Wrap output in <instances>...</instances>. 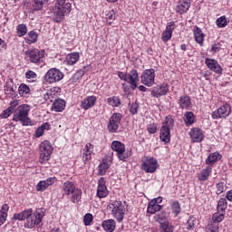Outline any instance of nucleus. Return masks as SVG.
<instances>
[{"label": "nucleus", "mask_w": 232, "mask_h": 232, "mask_svg": "<svg viewBox=\"0 0 232 232\" xmlns=\"http://www.w3.org/2000/svg\"><path fill=\"white\" fill-rule=\"evenodd\" d=\"M43 217H44V209L38 208L34 212L32 208H29L20 213L14 214L13 220H26L24 227L32 229L43 222Z\"/></svg>", "instance_id": "nucleus-1"}, {"label": "nucleus", "mask_w": 232, "mask_h": 232, "mask_svg": "<svg viewBox=\"0 0 232 232\" xmlns=\"http://www.w3.org/2000/svg\"><path fill=\"white\" fill-rule=\"evenodd\" d=\"M28 113H30V105H20L16 110H14L13 121L14 122H21L22 126H30V124H32V121L28 117Z\"/></svg>", "instance_id": "nucleus-2"}, {"label": "nucleus", "mask_w": 232, "mask_h": 232, "mask_svg": "<svg viewBox=\"0 0 232 232\" xmlns=\"http://www.w3.org/2000/svg\"><path fill=\"white\" fill-rule=\"evenodd\" d=\"M173 126H175L173 118H171V116L166 117L160 132V139L162 142H165V144H169V141L171 140L170 131L173 130Z\"/></svg>", "instance_id": "nucleus-3"}, {"label": "nucleus", "mask_w": 232, "mask_h": 232, "mask_svg": "<svg viewBox=\"0 0 232 232\" xmlns=\"http://www.w3.org/2000/svg\"><path fill=\"white\" fill-rule=\"evenodd\" d=\"M72 12V4L67 2L61 5H55L53 8V19L55 23H63L64 17Z\"/></svg>", "instance_id": "nucleus-4"}, {"label": "nucleus", "mask_w": 232, "mask_h": 232, "mask_svg": "<svg viewBox=\"0 0 232 232\" xmlns=\"http://www.w3.org/2000/svg\"><path fill=\"white\" fill-rule=\"evenodd\" d=\"M53 147L50 144V141L44 140L40 144V162L41 164H46L50 160Z\"/></svg>", "instance_id": "nucleus-5"}, {"label": "nucleus", "mask_w": 232, "mask_h": 232, "mask_svg": "<svg viewBox=\"0 0 232 232\" xmlns=\"http://www.w3.org/2000/svg\"><path fill=\"white\" fill-rule=\"evenodd\" d=\"M158 168H159V162L157 161V159L150 156H145L142 158L141 169L146 173H155Z\"/></svg>", "instance_id": "nucleus-6"}, {"label": "nucleus", "mask_w": 232, "mask_h": 232, "mask_svg": "<svg viewBox=\"0 0 232 232\" xmlns=\"http://www.w3.org/2000/svg\"><path fill=\"white\" fill-rule=\"evenodd\" d=\"M111 150L116 151L117 157L120 160H126V159L131 157V151L126 152V145L121 141H112Z\"/></svg>", "instance_id": "nucleus-7"}, {"label": "nucleus", "mask_w": 232, "mask_h": 232, "mask_svg": "<svg viewBox=\"0 0 232 232\" xmlns=\"http://www.w3.org/2000/svg\"><path fill=\"white\" fill-rule=\"evenodd\" d=\"M109 208L111 209L112 215L118 222L124 220V209H126V208H124L121 201H114L109 205Z\"/></svg>", "instance_id": "nucleus-8"}, {"label": "nucleus", "mask_w": 232, "mask_h": 232, "mask_svg": "<svg viewBox=\"0 0 232 232\" xmlns=\"http://www.w3.org/2000/svg\"><path fill=\"white\" fill-rule=\"evenodd\" d=\"M64 78V73L57 68H51L45 74L44 79L49 84H53V82H59Z\"/></svg>", "instance_id": "nucleus-9"}, {"label": "nucleus", "mask_w": 232, "mask_h": 232, "mask_svg": "<svg viewBox=\"0 0 232 232\" xmlns=\"http://www.w3.org/2000/svg\"><path fill=\"white\" fill-rule=\"evenodd\" d=\"M25 55L30 63L34 64H39L43 63V59H44V51L33 49L25 52Z\"/></svg>", "instance_id": "nucleus-10"}, {"label": "nucleus", "mask_w": 232, "mask_h": 232, "mask_svg": "<svg viewBox=\"0 0 232 232\" xmlns=\"http://www.w3.org/2000/svg\"><path fill=\"white\" fill-rule=\"evenodd\" d=\"M141 84L148 86V88L155 84V69H146L141 74Z\"/></svg>", "instance_id": "nucleus-11"}, {"label": "nucleus", "mask_w": 232, "mask_h": 232, "mask_svg": "<svg viewBox=\"0 0 232 232\" xmlns=\"http://www.w3.org/2000/svg\"><path fill=\"white\" fill-rule=\"evenodd\" d=\"M231 114V106L227 103L219 107L216 111L212 112L213 119H226Z\"/></svg>", "instance_id": "nucleus-12"}, {"label": "nucleus", "mask_w": 232, "mask_h": 232, "mask_svg": "<svg viewBox=\"0 0 232 232\" xmlns=\"http://www.w3.org/2000/svg\"><path fill=\"white\" fill-rule=\"evenodd\" d=\"M121 119H122V115L121 113H113L111 115L108 123V130L111 133H115L117 130H119Z\"/></svg>", "instance_id": "nucleus-13"}, {"label": "nucleus", "mask_w": 232, "mask_h": 232, "mask_svg": "<svg viewBox=\"0 0 232 232\" xmlns=\"http://www.w3.org/2000/svg\"><path fill=\"white\" fill-rule=\"evenodd\" d=\"M168 92H169V87L168 86V83H162L152 88L151 95L152 97L159 99V97L166 95Z\"/></svg>", "instance_id": "nucleus-14"}, {"label": "nucleus", "mask_w": 232, "mask_h": 232, "mask_svg": "<svg viewBox=\"0 0 232 232\" xmlns=\"http://www.w3.org/2000/svg\"><path fill=\"white\" fill-rule=\"evenodd\" d=\"M126 82L130 85L131 90L137 89V83L139 82V72L137 70H132L127 73Z\"/></svg>", "instance_id": "nucleus-15"}, {"label": "nucleus", "mask_w": 232, "mask_h": 232, "mask_svg": "<svg viewBox=\"0 0 232 232\" xmlns=\"http://www.w3.org/2000/svg\"><path fill=\"white\" fill-rule=\"evenodd\" d=\"M108 193L106 181L104 180V178H101L98 181L97 197H99V198H105V197H108Z\"/></svg>", "instance_id": "nucleus-16"}, {"label": "nucleus", "mask_w": 232, "mask_h": 232, "mask_svg": "<svg viewBox=\"0 0 232 232\" xmlns=\"http://www.w3.org/2000/svg\"><path fill=\"white\" fill-rule=\"evenodd\" d=\"M173 30H175V22H170L167 24L166 30L161 34V39L163 43H168L173 35Z\"/></svg>", "instance_id": "nucleus-17"}, {"label": "nucleus", "mask_w": 232, "mask_h": 232, "mask_svg": "<svg viewBox=\"0 0 232 232\" xmlns=\"http://www.w3.org/2000/svg\"><path fill=\"white\" fill-rule=\"evenodd\" d=\"M189 136L193 142H202L204 140V132H202V130L198 128L191 129Z\"/></svg>", "instance_id": "nucleus-18"}, {"label": "nucleus", "mask_w": 232, "mask_h": 232, "mask_svg": "<svg viewBox=\"0 0 232 232\" xmlns=\"http://www.w3.org/2000/svg\"><path fill=\"white\" fill-rule=\"evenodd\" d=\"M189 6H191V0H179L176 7V12L180 14H186L189 10Z\"/></svg>", "instance_id": "nucleus-19"}, {"label": "nucleus", "mask_w": 232, "mask_h": 232, "mask_svg": "<svg viewBox=\"0 0 232 232\" xmlns=\"http://www.w3.org/2000/svg\"><path fill=\"white\" fill-rule=\"evenodd\" d=\"M95 102H97V97L88 96L81 102V108L82 110H90L95 106Z\"/></svg>", "instance_id": "nucleus-20"}, {"label": "nucleus", "mask_w": 232, "mask_h": 232, "mask_svg": "<svg viewBox=\"0 0 232 232\" xmlns=\"http://www.w3.org/2000/svg\"><path fill=\"white\" fill-rule=\"evenodd\" d=\"M206 64L211 72H215V73H222V67L218 64V62L213 59H207Z\"/></svg>", "instance_id": "nucleus-21"}, {"label": "nucleus", "mask_w": 232, "mask_h": 232, "mask_svg": "<svg viewBox=\"0 0 232 232\" xmlns=\"http://www.w3.org/2000/svg\"><path fill=\"white\" fill-rule=\"evenodd\" d=\"M93 153V145L92 143H87L82 150V160L84 164L92 159V154Z\"/></svg>", "instance_id": "nucleus-22"}, {"label": "nucleus", "mask_w": 232, "mask_h": 232, "mask_svg": "<svg viewBox=\"0 0 232 232\" xmlns=\"http://www.w3.org/2000/svg\"><path fill=\"white\" fill-rule=\"evenodd\" d=\"M65 108H66V102L61 98H58L53 102L52 110L53 111L61 112V111H64Z\"/></svg>", "instance_id": "nucleus-23"}, {"label": "nucleus", "mask_w": 232, "mask_h": 232, "mask_svg": "<svg viewBox=\"0 0 232 232\" xmlns=\"http://www.w3.org/2000/svg\"><path fill=\"white\" fill-rule=\"evenodd\" d=\"M178 104L181 110H188V107L191 106V98L188 95H182L179 97Z\"/></svg>", "instance_id": "nucleus-24"}, {"label": "nucleus", "mask_w": 232, "mask_h": 232, "mask_svg": "<svg viewBox=\"0 0 232 232\" xmlns=\"http://www.w3.org/2000/svg\"><path fill=\"white\" fill-rule=\"evenodd\" d=\"M53 182V178H49L46 180L39 181V183L36 185V189L38 191H44L48 187L52 186Z\"/></svg>", "instance_id": "nucleus-25"}, {"label": "nucleus", "mask_w": 232, "mask_h": 232, "mask_svg": "<svg viewBox=\"0 0 232 232\" xmlns=\"http://www.w3.org/2000/svg\"><path fill=\"white\" fill-rule=\"evenodd\" d=\"M17 90V86L14 84V82H7L4 87V91L7 97H14V93Z\"/></svg>", "instance_id": "nucleus-26"}, {"label": "nucleus", "mask_w": 232, "mask_h": 232, "mask_svg": "<svg viewBox=\"0 0 232 232\" xmlns=\"http://www.w3.org/2000/svg\"><path fill=\"white\" fill-rule=\"evenodd\" d=\"M156 201H152V199L149 202L147 213L150 215H155L156 211H160L162 209V206L155 203Z\"/></svg>", "instance_id": "nucleus-27"}, {"label": "nucleus", "mask_w": 232, "mask_h": 232, "mask_svg": "<svg viewBox=\"0 0 232 232\" xmlns=\"http://www.w3.org/2000/svg\"><path fill=\"white\" fill-rule=\"evenodd\" d=\"M103 229L108 232L115 231V220L108 219L102 222V224Z\"/></svg>", "instance_id": "nucleus-28"}, {"label": "nucleus", "mask_w": 232, "mask_h": 232, "mask_svg": "<svg viewBox=\"0 0 232 232\" xmlns=\"http://www.w3.org/2000/svg\"><path fill=\"white\" fill-rule=\"evenodd\" d=\"M220 159H222V155H220V153L213 152L207 158L206 164H215V162H218Z\"/></svg>", "instance_id": "nucleus-29"}, {"label": "nucleus", "mask_w": 232, "mask_h": 232, "mask_svg": "<svg viewBox=\"0 0 232 232\" xmlns=\"http://www.w3.org/2000/svg\"><path fill=\"white\" fill-rule=\"evenodd\" d=\"M105 19L107 20L108 24L111 25L113 21H115V19H117V11L115 9L106 11Z\"/></svg>", "instance_id": "nucleus-30"}, {"label": "nucleus", "mask_w": 232, "mask_h": 232, "mask_svg": "<svg viewBox=\"0 0 232 232\" xmlns=\"http://www.w3.org/2000/svg\"><path fill=\"white\" fill-rule=\"evenodd\" d=\"M49 0H34L33 10L34 12H39V10H43V6H46L48 5Z\"/></svg>", "instance_id": "nucleus-31"}, {"label": "nucleus", "mask_w": 232, "mask_h": 232, "mask_svg": "<svg viewBox=\"0 0 232 232\" xmlns=\"http://www.w3.org/2000/svg\"><path fill=\"white\" fill-rule=\"evenodd\" d=\"M194 38L196 43L198 44H202L204 43V33H202V30L198 27H196L194 29Z\"/></svg>", "instance_id": "nucleus-32"}, {"label": "nucleus", "mask_w": 232, "mask_h": 232, "mask_svg": "<svg viewBox=\"0 0 232 232\" xmlns=\"http://www.w3.org/2000/svg\"><path fill=\"white\" fill-rule=\"evenodd\" d=\"M77 61H79V53H72L66 57V63L69 66H73Z\"/></svg>", "instance_id": "nucleus-33"}, {"label": "nucleus", "mask_w": 232, "mask_h": 232, "mask_svg": "<svg viewBox=\"0 0 232 232\" xmlns=\"http://www.w3.org/2000/svg\"><path fill=\"white\" fill-rule=\"evenodd\" d=\"M76 188H75V185H73V183H72L71 181H66L63 184L64 195H72Z\"/></svg>", "instance_id": "nucleus-34"}, {"label": "nucleus", "mask_w": 232, "mask_h": 232, "mask_svg": "<svg viewBox=\"0 0 232 232\" xmlns=\"http://www.w3.org/2000/svg\"><path fill=\"white\" fill-rule=\"evenodd\" d=\"M71 195V200L73 202V204H79L81 202V197L82 196V190L80 188H76Z\"/></svg>", "instance_id": "nucleus-35"}, {"label": "nucleus", "mask_w": 232, "mask_h": 232, "mask_svg": "<svg viewBox=\"0 0 232 232\" xmlns=\"http://www.w3.org/2000/svg\"><path fill=\"white\" fill-rule=\"evenodd\" d=\"M184 122L187 126H191L195 122V114L191 111H187L184 114Z\"/></svg>", "instance_id": "nucleus-36"}, {"label": "nucleus", "mask_w": 232, "mask_h": 232, "mask_svg": "<svg viewBox=\"0 0 232 232\" xmlns=\"http://www.w3.org/2000/svg\"><path fill=\"white\" fill-rule=\"evenodd\" d=\"M44 130H50V123L45 122L42 124L40 127H38L35 130V137H43V134L44 133Z\"/></svg>", "instance_id": "nucleus-37"}, {"label": "nucleus", "mask_w": 232, "mask_h": 232, "mask_svg": "<svg viewBox=\"0 0 232 232\" xmlns=\"http://www.w3.org/2000/svg\"><path fill=\"white\" fill-rule=\"evenodd\" d=\"M225 214L226 212H220V211L214 213L212 216L213 224H218L222 222L224 220Z\"/></svg>", "instance_id": "nucleus-38"}, {"label": "nucleus", "mask_w": 232, "mask_h": 232, "mask_svg": "<svg viewBox=\"0 0 232 232\" xmlns=\"http://www.w3.org/2000/svg\"><path fill=\"white\" fill-rule=\"evenodd\" d=\"M18 93L21 97H26L30 93V87L26 83H21L18 87Z\"/></svg>", "instance_id": "nucleus-39"}, {"label": "nucleus", "mask_w": 232, "mask_h": 232, "mask_svg": "<svg viewBox=\"0 0 232 232\" xmlns=\"http://www.w3.org/2000/svg\"><path fill=\"white\" fill-rule=\"evenodd\" d=\"M108 169H110V163H108V160H102V163L99 165V174L104 175Z\"/></svg>", "instance_id": "nucleus-40"}, {"label": "nucleus", "mask_w": 232, "mask_h": 232, "mask_svg": "<svg viewBox=\"0 0 232 232\" xmlns=\"http://www.w3.org/2000/svg\"><path fill=\"white\" fill-rule=\"evenodd\" d=\"M226 209H227V200L226 198H220L218 202V211L221 213H226Z\"/></svg>", "instance_id": "nucleus-41"}, {"label": "nucleus", "mask_w": 232, "mask_h": 232, "mask_svg": "<svg viewBox=\"0 0 232 232\" xmlns=\"http://www.w3.org/2000/svg\"><path fill=\"white\" fill-rule=\"evenodd\" d=\"M107 102L108 104H110V106H112L114 108H119V106H121V98L117 96H113V97L108 98Z\"/></svg>", "instance_id": "nucleus-42"}, {"label": "nucleus", "mask_w": 232, "mask_h": 232, "mask_svg": "<svg viewBox=\"0 0 232 232\" xmlns=\"http://www.w3.org/2000/svg\"><path fill=\"white\" fill-rule=\"evenodd\" d=\"M16 30H17L18 37H24L25 34H28V28L24 24H18L16 27Z\"/></svg>", "instance_id": "nucleus-43"}, {"label": "nucleus", "mask_w": 232, "mask_h": 232, "mask_svg": "<svg viewBox=\"0 0 232 232\" xmlns=\"http://www.w3.org/2000/svg\"><path fill=\"white\" fill-rule=\"evenodd\" d=\"M211 169V167H207L206 169H204L200 173L199 180H208V179H209Z\"/></svg>", "instance_id": "nucleus-44"}, {"label": "nucleus", "mask_w": 232, "mask_h": 232, "mask_svg": "<svg viewBox=\"0 0 232 232\" xmlns=\"http://www.w3.org/2000/svg\"><path fill=\"white\" fill-rule=\"evenodd\" d=\"M172 213L177 217L180 213V203L179 201H173L170 205Z\"/></svg>", "instance_id": "nucleus-45"}, {"label": "nucleus", "mask_w": 232, "mask_h": 232, "mask_svg": "<svg viewBox=\"0 0 232 232\" xmlns=\"http://www.w3.org/2000/svg\"><path fill=\"white\" fill-rule=\"evenodd\" d=\"M27 43L28 44L37 43V33L34 31H30L28 34Z\"/></svg>", "instance_id": "nucleus-46"}, {"label": "nucleus", "mask_w": 232, "mask_h": 232, "mask_svg": "<svg viewBox=\"0 0 232 232\" xmlns=\"http://www.w3.org/2000/svg\"><path fill=\"white\" fill-rule=\"evenodd\" d=\"M206 232H218V224L210 223L206 227Z\"/></svg>", "instance_id": "nucleus-47"}, {"label": "nucleus", "mask_w": 232, "mask_h": 232, "mask_svg": "<svg viewBox=\"0 0 232 232\" xmlns=\"http://www.w3.org/2000/svg\"><path fill=\"white\" fill-rule=\"evenodd\" d=\"M217 24L218 28H226L227 26V20L225 16H221L217 20Z\"/></svg>", "instance_id": "nucleus-48"}, {"label": "nucleus", "mask_w": 232, "mask_h": 232, "mask_svg": "<svg viewBox=\"0 0 232 232\" xmlns=\"http://www.w3.org/2000/svg\"><path fill=\"white\" fill-rule=\"evenodd\" d=\"M86 68H88L87 66H84L83 69H80L79 71H77L75 72V74L73 75V78L76 80V81H79V79H82V76L84 75L85 73V70Z\"/></svg>", "instance_id": "nucleus-49"}, {"label": "nucleus", "mask_w": 232, "mask_h": 232, "mask_svg": "<svg viewBox=\"0 0 232 232\" xmlns=\"http://www.w3.org/2000/svg\"><path fill=\"white\" fill-rule=\"evenodd\" d=\"M226 191V185L224 182H219L217 184V195H221V193H224Z\"/></svg>", "instance_id": "nucleus-50"}, {"label": "nucleus", "mask_w": 232, "mask_h": 232, "mask_svg": "<svg viewBox=\"0 0 232 232\" xmlns=\"http://www.w3.org/2000/svg\"><path fill=\"white\" fill-rule=\"evenodd\" d=\"M92 220H93V215L90 213L86 214L83 218V222L85 226H90Z\"/></svg>", "instance_id": "nucleus-51"}, {"label": "nucleus", "mask_w": 232, "mask_h": 232, "mask_svg": "<svg viewBox=\"0 0 232 232\" xmlns=\"http://www.w3.org/2000/svg\"><path fill=\"white\" fill-rule=\"evenodd\" d=\"M14 111L11 109L7 108L0 114V117L1 119H8V117H10V115H12Z\"/></svg>", "instance_id": "nucleus-52"}, {"label": "nucleus", "mask_w": 232, "mask_h": 232, "mask_svg": "<svg viewBox=\"0 0 232 232\" xmlns=\"http://www.w3.org/2000/svg\"><path fill=\"white\" fill-rule=\"evenodd\" d=\"M195 228V218L191 217L188 221H187V229H194Z\"/></svg>", "instance_id": "nucleus-53"}, {"label": "nucleus", "mask_w": 232, "mask_h": 232, "mask_svg": "<svg viewBox=\"0 0 232 232\" xmlns=\"http://www.w3.org/2000/svg\"><path fill=\"white\" fill-rule=\"evenodd\" d=\"M26 79H37V74L34 71H28L25 72Z\"/></svg>", "instance_id": "nucleus-54"}, {"label": "nucleus", "mask_w": 232, "mask_h": 232, "mask_svg": "<svg viewBox=\"0 0 232 232\" xmlns=\"http://www.w3.org/2000/svg\"><path fill=\"white\" fill-rule=\"evenodd\" d=\"M7 217H8V213L0 212V226H3V224L6 222Z\"/></svg>", "instance_id": "nucleus-55"}, {"label": "nucleus", "mask_w": 232, "mask_h": 232, "mask_svg": "<svg viewBox=\"0 0 232 232\" xmlns=\"http://www.w3.org/2000/svg\"><path fill=\"white\" fill-rule=\"evenodd\" d=\"M147 130L150 134L157 133V124L149 125Z\"/></svg>", "instance_id": "nucleus-56"}, {"label": "nucleus", "mask_w": 232, "mask_h": 232, "mask_svg": "<svg viewBox=\"0 0 232 232\" xmlns=\"http://www.w3.org/2000/svg\"><path fill=\"white\" fill-rule=\"evenodd\" d=\"M139 110V105L137 103H132L130 105V111L132 115H136L137 111Z\"/></svg>", "instance_id": "nucleus-57"}, {"label": "nucleus", "mask_w": 232, "mask_h": 232, "mask_svg": "<svg viewBox=\"0 0 232 232\" xmlns=\"http://www.w3.org/2000/svg\"><path fill=\"white\" fill-rule=\"evenodd\" d=\"M18 105H19V102L17 101H13L10 102V106L8 107V109L14 112L15 111V107H17Z\"/></svg>", "instance_id": "nucleus-58"}, {"label": "nucleus", "mask_w": 232, "mask_h": 232, "mask_svg": "<svg viewBox=\"0 0 232 232\" xmlns=\"http://www.w3.org/2000/svg\"><path fill=\"white\" fill-rule=\"evenodd\" d=\"M118 77L121 80V81H125L126 82V80H127V77H128V73H124L122 72H118Z\"/></svg>", "instance_id": "nucleus-59"}, {"label": "nucleus", "mask_w": 232, "mask_h": 232, "mask_svg": "<svg viewBox=\"0 0 232 232\" xmlns=\"http://www.w3.org/2000/svg\"><path fill=\"white\" fill-rule=\"evenodd\" d=\"M53 92L52 91H47L46 94L44 96L45 101L53 98Z\"/></svg>", "instance_id": "nucleus-60"}, {"label": "nucleus", "mask_w": 232, "mask_h": 232, "mask_svg": "<svg viewBox=\"0 0 232 232\" xmlns=\"http://www.w3.org/2000/svg\"><path fill=\"white\" fill-rule=\"evenodd\" d=\"M8 209H9L8 204H4L2 206L0 213H8Z\"/></svg>", "instance_id": "nucleus-61"}, {"label": "nucleus", "mask_w": 232, "mask_h": 232, "mask_svg": "<svg viewBox=\"0 0 232 232\" xmlns=\"http://www.w3.org/2000/svg\"><path fill=\"white\" fill-rule=\"evenodd\" d=\"M152 201H156L155 204H158V205H159V204H161V202H162V197H158V198L152 199Z\"/></svg>", "instance_id": "nucleus-62"}, {"label": "nucleus", "mask_w": 232, "mask_h": 232, "mask_svg": "<svg viewBox=\"0 0 232 232\" xmlns=\"http://www.w3.org/2000/svg\"><path fill=\"white\" fill-rule=\"evenodd\" d=\"M211 50L212 52H218L220 50V46H218V44H214L212 45Z\"/></svg>", "instance_id": "nucleus-63"}, {"label": "nucleus", "mask_w": 232, "mask_h": 232, "mask_svg": "<svg viewBox=\"0 0 232 232\" xmlns=\"http://www.w3.org/2000/svg\"><path fill=\"white\" fill-rule=\"evenodd\" d=\"M227 200H229L230 202H232V189L229 190V191L227 193Z\"/></svg>", "instance_id": "nucleus-64"}]
</instances>
